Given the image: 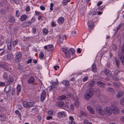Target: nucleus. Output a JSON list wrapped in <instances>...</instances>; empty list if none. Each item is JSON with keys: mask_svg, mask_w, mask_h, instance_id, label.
<instances>
[{"mask_svg": "<svg viewBox=\"0 0 124 124\" xmlns=\"http://www.w3.org/2000/svg\"><path fill=\"white\" fill-rule=\"evenodd\" d=\"M88 79V76H85L83 78V80L84 82H85Z\"/></svg>", "mask_w": 124, "mask_h": 124, "instance_id": "obj_51", "label": "nucleus"}, {"mask_svg": "<svg viewBox=\"0 0 124 124\" xmlns=\"http://www.w3.org/2000/svg\"><path fill=\"white\" fill-rule=\"evenodd\" d=\"M112 112L115 114H117L119 113V111L118 108L116 106H112L111 107Z\"/></svg>", "mask_w": 124, "mask_h": 124, "instance_id": "obj_6", "label": "nucleus"}, {"mask_svg": "<svg viewBox=\"0 0 124 124\" xmlns=\"http://www.w3.org/2000/svg\"><path fill=\"white\" fill-rule=\"evenodd\" d=\"M23 24H24L26 26H28L31 25L32 24V23L31 21L28 20L25 21Z\"/></svg>", "mask_w": 124, "mask_h": 124, "instance_id": "obj_25", "label": "nucleus"}, {"mask_svg": "<svg viewBox=\"0 0 124 124\" xmlns=\"http://www.w3.org/2000/svg\"><path fill=\"white\" fill-rule=\"evenodd\" d=\"M92 71L93 72H95L96 71V68L95 65H93L92 66Z\"/></svg>", "mask_w": 124, "mask_h": 124, "instance_id": "obj_35", "label": "nucleus"}, {"mask_svg": "<svg viewBox=\"0 0 124 124\" xmlns=\"http://www.w3.org/2000/svg\"><path fill=\"white\" fill-rule=\"evenodd\" d=\"M83 122L84 124H92L91 123L89 122L86 119H85Z\"/></svg>", "mask_w": 124, "mask_h": 124, "instance_id": "obj_43", "label": "nucleus"}, {"mask_svg": "<svg viewBox=\"0 0 124 124\" xmlns=\"http://www.w3.org/2000/svg\"><path fill=\"white\" fill-rule=\"evenodd\" d=\"M90 14L92 15H95L97 14L96 12L95 11L92 10L91 11Z\"/></svg>", "mask_w": 124, "mask_h": 124, "instance_id": "obj_46", "label": "nucleus"}, {"mask_svg": "<svg viewBox=\"0 0 124 124\" xmlns=\"http://www.w3.org/2000/svg\"><path fill=\"white\" fill-rule=\"evenodd\" d=\"M94 89L93 88L89 89L86 91L85 94L84 98L87 100H89L94 94Z\"/></svg>", "mask_w": 124, "mask_h": 124, "instance_id": "obj_1", "label": "nucleus"}, {"mask_svg": "<svg viewBox=\"0 0 124 124\" xmlns=\"http://www.w3.org/2000/svg\"><path fill=\"white\" fill-rule=\"evenodd\" d=\"M34 104L35 103L34 102L24 101L23 103V106L25 108H27L34 106Z\"/></svg>", "mask_w": 124, "mask_h": 124, "instance_id": "obj_3", "label": "nucleus"}, {"mask_svg": "<svg viewBox=\"0 0 124 124\" xmlns=\"http://www.w3.org/2000/svg\"><path fill=\"white\" fill-rule=\"evenodd\" d=\"M107 91L108 92L111 93L113 92L114 91V90L112 88L109 87L107 89Z\"/></svg>", "mask_w": 124, "mask_h": 124, "instance_id": "obj_32", "label": "nucleus"}, {"mask_svg": "<svg viewBox=\"0 0 124 124\" xmlns=\"http://www.w3.org/2000/svg\"><path fill=\"white\" fill-rule=\"evenodd\" d=\"M35 79L32 76H31L28 80V82L29 83L31 84H33L34 81Z\"/></svg>", "mask_w": 124, "mask_h": 124, "instance_id": "obj_19", "label": "nucleus"}, {"mask_svg": "<svg viewBox=\"0 0 124 124\" xmlns=\"http://www.w3.org/2000/svg\"><path fill=\"white\" fill-rule=\"evenodd\" d=\"M5 53V50L4 49H0V55H1Z\"/></svg>", "mask_w": 124, "mask_h": 124, "instance_id": "obj_39", "label": "nucleus"}, {"mask_svg": "<svg viewBox=\"0 0 124 124\" xmlns=\"http://www.w3.org/2000/svg\"><path fill=\"white\" fill-rule=\"evenodd\" d=\"M87 115V114L86 113L82 111L81 110L80 111V114L78 116L79 117H81L82 116H86Z\"/></svg>", "mask_w": 124, "mask_h": 124, "instance_id": "obj_18", "label": "nucleus"}, {"mask_svg": "<svg viewBox=\"0 0 124 124\" xmlns=\"http://www.w3.org/2000/svg\"><path fill=\"white\" fill-rule=\"evenodd\" d=\"M15 93V89H13L11 92V94L12 95H14Z\"/></svg>", "mask_w": 124, "mask_h": 124, "instance_id": "obj_57", "label": "nucleus"}, {"mask_svg": "<svg viewBox=\"0 0 124 124\" xmlns=\"http://www.w3.org/2000/svg\"><path fill=\"white\" fill-rule=\"evenodd\" d=\"M66 98L67 97L66 96L63 95L61 96L59 98L60 100L62 101L66 99Z\"/></svg>", "mask_w": 124, "mask_h": 124, "instance_id": "obj_33", "label": "nucleus"}, {"mask_svg": "<svg viewBox=\"0 0 124 124\" xmlns=\"http://www.w3.org/2000/svg\"><path fill=\"white\" fill-rule=\"evenodd\" d=\"M56 105L62 109H64L68 107L67 105L64 104V102H56Z\"/></svg>", "mask_w": 124, "mask_h": 124, "instance_id": "obj_4", "label": "nucleus"}, {"mask_svg": "<svg viewBox=\"0 0 124 124\" xmlns=\"http://www.w3.org/2000/svg\"><path fill=\"white\" fill-rule=\"evenodd\" d=\"M54 88V86H50L48 87V88L49 90V91H51L53 89V88Z\"/></svg>", "mask_w": 124, "mask_h": 124, "instance_id": "obj_50", "label": "nucleus"}, {"mask_svg": "<svg viewBox=\"0 0 124 124\" xmlns=\"http://www.w3.org/2000/svg\"><path fill=\"white\" fill-rule=\"evenodd\" d=\"M113 84L114 86L118 88L119 87L120 85L119 84L116 82H114L113 83Z\"/></svg>", "mask_w": 124, "mask_h": 124, "instance_id": "obj_36", "label": "nucleus"}, {"mask_svg": "<svg viewBox=\"0 0 124 124\" xmlns=\"http://www.w3.org/2000/svg\"><path fill=\"white\" fill-rule=\"evenodd\" d=\"M95 84V82L94 81H93L90 82L88 85V86L90 88V89L92 88Z\"/></svg>", "mask_w": 124, "mask_h": 124, "instance_id": "obj_16", "label": "nucleus"}, {"mask_svg": "<svg viewBox=\"0 0 124 124\" xmlns=\"http://www.w3.org/2000/svg\"><path fill=\"white\" fill-rule=\"evenodd\" d=\"M21 91V86L20 85H19L17 86L16 87V93L17 95L19 94V93Z\"/></svg>", "mask_w": 124, "mask_h": 124, "instance_id": "obj_24", "label": "nucleus"}, {"mask_svg": "<svg viewBox=\"0 0 124 124\" xmlns=\"http://www.w3.org/2000/svg\"><path fill=\"white\" fill-rule=\"evenodd\" d=\"M89 30L91 31V29L93 28L94 26V24L92 21H89L88 22Z\"/></svg>", "mask_w": 124, "mask_h": 124, "instance_id": "obj_12", "label": "nucleus"}, {"mask_svg": "<svg viewBox=\"0 0 124 124\" xmlns=\"http://www.w3.org/2000/svg\"><path fill=\"white\" fill-rule=\"evenodd\" d=\"M22 56V54L21 53L19 52H18L16 55L15 56V60L16 61L18 62L20 61L21 59Z\"/></svg>", "mask_w": 124, "mask_h": 124, "instance_id": "obj_7", "label": "nucleus"}, {"mask_svg": "<svg viewBox=\"0 0 124 124\" xmlns=\"http://www.w3.org/2000/svg\"><path fill=\"white\" fill-rule=\"evenodd\" d=\"M57 115L58 117H61L63 116L65 117L66 116V114L65 112L62 111L58 112Z\"/></svg>", "mask_w": 124, "mask_h": 124, "instance_id": "obj_11", "label": "nucleus"}, {"mask_svg": "<svg viewBox=\"0 0 124 124\" xmlns=\"http://www.w3.org/2000/svg\"><path fill=\"white\" fill-rule=\"evenodd\" d=\"M121 120L122 122L124 123V116L121 117Z\"/></svg>", "mask_w": 124, "mask_h": 124, "instance_id": "obj_64", "label": "nucleus"}, {"mask_svg": "<svg viewBox=\"0 0 124 124\" xmlns=\"http://www.w3.org/2000/svg\"><path fill=\"white\" fill-rule=\"evenodd\" d=\"M54 49L53 46L51 44H49L48 45V50L49 51H51Z\"/></svg>", "mask_w": 124, "mask_h": 124, "instance_id": "obj_26", "label": "nucleus"}, {"mask_svg": "<svg viewBox=\"0 0 124 124\" xmlns=\"http://www.w3.org/2000/svg\"><path fill=\"white\" fill-rule=\"evenodd\" d=\"M46 96V93L45 91L43 90L40 96V100L41 101H43L45 99Z\"/></svg>", "mask_w": 124, "mask_h": 124, "instance_id": "obj_9", "label": "nucleus"}, {"mask_svg": "<svg viewBox=\"0 0 124 124\" xmlns=\"http://www.w3.org/2000/svg\"><path fill=\"white\" fill-rule=\"evenodd\" d=\"M123 25V23H121L120 25H119L117 27L116 29L115 30V31H116L115 34H116L117 31H118V30L120 28L122 27Z\"/></svg>", "mask_w": 124, "mask_h": 124, "instance_id": "obj_34", "label": "nucleus"}, {"mask_svg": "<svg viewBox=\"0 0 124 124\" xmlns=\"http://www.w3.org/2000/svg\"><path fill=\"white\" fill-rule=\"evenodd\" d=\"M64 18L63 17H60L57 19V22L60 24H62L64 21Z\"/></svg>", "mask_w": 124, "mask_h": 124, "instance_id": "obj_17", "label": "nucleus"}, {"mask_svg": "<svg viewBox=\"0 0 124 124\" xmlns=\"http://www.w3.org/2000/svg\"><path fill=\"white\" fill-rule=\"evenodd\" d=\"M70 0H63L62 3L64 5H66V3L70 1Z\"/></svg>", "mask_w": 124, "mask_h": 124, "instance_id": "obj_45", "label": "nucleus"}, {"mask_svg": "<svg viewBox=\"0 0 124 124\" xmlns=\"http://www.w3.org/2000/svg\"><path fill=\"white\" fill-rule=\"evenodd\" d=\"M112 108H110L109 107H107L105 108L104 109V111L106 113L107 115L108 116H110L111 115L112 112Z\"/></svg>", "mask_w": 124, "mask_h": 124, "instance_id": "obj_5", "label": "nucleus"}, {"mask_svg": "<svg viewBox=\"0 0 124 124\" xmlns=\"http://www.w3.org/2000/svg\"><path fill=\"white\" fill-rule=\"evenodd\" d=\"M87 108L89 111L92 114H94V113L93 110V108L90 106H87Z\"/></svg>", "mask_w": 124, "mask_h": 124, "instance_id": "obj_23", "label": "nucleus"}, {"mask_svg": "<svg viewBox=\"0 0 124 124\" xmlns=\"http://www.w3.org/2000/svg\"><path fill=\"white\" fill-rule=\"evenodd\" d=\"M15 113L16 114L18 115L19 116H20V112L18 110H16L15 111Z\"/></svg>", "mask_w": 124, "mask_h": 124, "instance_id": "obj_58", "label": "nucleus"}, {"mask_svg": "<svg viewBox=\"0 0 124 124\" xmlns=\"http://www.w3.org/2000/svg\"><path fill=\"white\" fill-rule=\"evenodd\" d=\"M95 92L98 94L99 95L100 94V90L98 88H96L95 89Z\"/></svg>", "mask_w": 124, "mask_h": 124, "instance_id": "obj_42", "label": "nucleus"}, {"mask_svg": "<svg viewBox=\"0 0 124 124\" xmlns=\"http://www.w3.org/2000/svg\"><path fill=\"white\" fill-rule=\"evenodd\" d=\"M17 107L19 109H22V106L20 105H17Z\"/></svg>", "mask_w": 124, "mask_h": 124, "instance_id": "obj_53", "label": "nucleus"}, {"mask_svg": "<svg viewBox=\"0 0 124 124\" xmlns=\"http://www.w3.org/2000/svg\"><path fill=\"white\" fill-rule=\"evenodd\" d=\"M7 46L8 49L9 50H10L11 49V43H9L7 44Z\"/></svg>", "mask_w": 124, "mask_h": 124, "instance_id": "obj_44", "label": "nucleus"}, {"mask_svg": "<svg viewBox=\"0 0 124 124\" xmlns=\"http://www.w3.org/2000/svg\"><path fill=\"white\" fill-rule=\"evenodd\" d=\"M121 104L123 105H124V100L121 99L120 100Z\"/></svg>", "mask_w": 124, "mask_h": 124, "instance_id": "obj_61", "label": "nucleus"}, {"mask_svg": "<svg viewBox=\"0 0 124 124\" xmlns=\"http://www.w3.org/2000/svg\"><path fill=\"white\" fill-rule=\"evenodd\" d=\"M12 88V86L11 85H7L5 86L4 88V90L6 92L8 93L11 90Z\"/></svg>", "mask_w": 124, "mask_h": 124, "instance_id": "obj_13", "label": "nucleus"}, {"mask_svg": "<svg viewBox=\"0 0 124 124\" xmlns=\"http://www.w3.org/2000/svg\"><path fill=\"white\" fill-rule=\"evenodd\" d=\"M7 59L9 60L12 59L13 57V55L11 54H8L7 55Z\"/></svg>", "mask_w": 124, "mask_h": 124, "instance_id": "obj_31", "label": "nucleus"}, {"mask_svg": "<svg viewBox=\"0 0 124 124\" xmlns=\"http://www.w3.org/2000/svg\"><path fill=\"white\" fill-rule=\"evenodd\" d=\"M96 84L99 87L102 88H104L106 85L105 83L100 81L97 82Z\"/></svg>", "mask_w": 124, "mask_h": 124, "instance_id": "obj_10", "label": "nucleus"}, {"mask_svg": "<svg viewBox=\"0 0 124 124\" xmlns=\"http://www.w3.org/2000/svg\"><path fill=\"white\" fill-rule=\"evenodd\" d=\"M43 32L44 34L46 35L48 31L47 29L45 28L43 30Z\"/></svg>", "mask_w": 124, "mask_h": 124, "instance_id": "obj_38", "label": "nucleus"}, {"mask_svg": "<svg viewBox=\"0 0 124 124\" xmlns=\"http://www.w3.org/2000/svg\"><path fill=\"white\" fill-rule=\"evenodd\" d=\"M62 83L64 85H65L66 86H69V82L67 80L63 81L62 82Z\"/></svg>", "mask_w": 124, "mask_h": 124, "instance_id": "obj_27", "label": "nucleus"}, {"mask_svg": "<svg viewBox=\"0 0 124 124\" xmlns=\"http://www.w3.org/2000/svg\"><path fill=\"white\" fill-rule=\"evenodd\" d=\"M18 40H15L13 42V45L14 46H15L17 44Z\"/></svg>", "mask_w": 124, "mask_h": 124, "instance_id": "obj_48", "label": "nucleus"}, {"mask_svg": "<svg viewBox=\"0 0 124 124\" xmlns=\"http://www.w3.org/2000/svg\"><path fill=\"white\" fill-rule=\"evenodd\" d=\"M20 15V13L18 10H16V16L18 17Z\"/></svg>", "mask_w": 124, "mask_h": 124, "instance_id": "obj_47", "label": "nucleus"}, {"mask_svg": "<svg viewBox=\"0 0 124 124\" xmlns=\"http://www.w3.org/2000/svg\"><path fill=\"white\" fill-rule=\"evenodd\" d=\"M58 42L59 43H62L63 42L64 37L63 36L60 35L57 37Z\"/></svg>", "mask_w": 124, "mask_h": 124, "instance_id": "obj_14", "label": "nucleus"}, {"mask_svg": "<svg viewBox=\"0 0 124 124\" xmlns=\"http://www.w3.org/2000/svg\"><path fill=\"white\" fill-rule=\"evenodd\" d=\"M52 25L53 27H55L56 26V24H55V22L54 21H52Z\"/></svg>", "mask_w": 124, "mask_h": 124, "instance_id": "obj_62", "label": "nucleus"}, {"mask_svg": "<svg viewBox=\"0 0 124 124\" xmlns=\"http://www.w3.org/2000/svg\"><path fill=\"white\" fill-rule=\"evenodd\" d=\"M105 74L107 76L109 77H111L112 75V73L111 71H109L108 69H105L103 70Z\"/></svg>", "mask_w": 124, "mask_h": 124, "instance_id": "obj_8", "label": "nucleus"}, {"mask_svg": "<svg viewBox=\"0 0 124 124\" xmlns=\"http://www.w3.org/2000/svg\"><path fill=\"white\" fill-rule=\"evenodd\" d=\"M96 111L97 114L100 116H103L105 114V112L100 105H97L96 108Z\"/></svg>", "mask_w": 124, "mask_h": 124, "instance_id": "obj_2", "label": "nucleus"}, {"mask_svg": "<svg viewBox=\"0 0 124 124\" xmlns=\"http://www.w3.org/2000/svg\"><path fill=\"white\" fill-rule=\"evenodd\" d=\"M36 30L35 28H33L32 29V32L34 33H36Z\"/></svg>", "mask_w": 124, "mask_h": 124, "instance_id": "obj_55", "label": "nucleus"}, {"mask_svg": "<svg viewBox=\"0 0 124 124\" xmlns=\"http://www.w3.org/2000/svg\"><path fill=\"white\" fill-rule=\"evenodd\" d=\"M48 114L49 115H51L53 114V111L52 110H49L48 112Z\"/></svg>", "mask_w": 124, "mask_h": 124, "instance_id": "obj_60", "label": "nucleus"}, {"mask_svg": "<svg viewBox=\"0 0 124 124\" xmlns=\"http://www.w3.org/2000/svg\"><path fill=\"white\" fill-rule=\"evenodd\" d=\"M9 20L11 23H14L15 21V17L13 16H11L9 17Z\"/></svg>", "mask_w": 124, "mask_h": 124, "instance_id": "obj_21", "label": "nucleus"}, {"mask_svg": "<svg viewBox=\"0 0 124 124\" xmlns=\"http://www.w3.org/2000/svg\"><path fill=\"white\" fill-rule=\"evenodd\" d=\"M113 79L114 80H117V78L116 76L114 75H113L112 76Z\"/></svg>", "mask_w": 124, "mask_h": 124, "instance_id": "obj_63", "label": "nucleus"}, {"mask_svg": "<svg viewBox=\"0 0 124 124\" xmlns=\"http://www.w3.org/2000/svg\"><path fill=\"white\" fill-rule=\"evenodd\" d=\"M27 18V16L26 15H23L21 16L20 20L22 21H23L25 20Z\"/></svg>", "mask_w": 124, "mask_h": 124, "instance_id": "obj_22", "label": "nucleus"}, {"mask_svg": "<svg viewBox=\"0 0 124 124\" xmlns=\"http://www.w3.org/2000/svg\"><path fill=\"white\" fill-rule=\"evenodd\" d=\"M14 79L12 76H10L8 79L7 83L8 84H11L14 82Z\"/></svg>", "mask_w": 124, "mask_h": 124, "instance_id": "obj_15", "label": "nucleus"}, {"mask_svg": "<svg viewBox=\"0 0 124 124\" xmlns=\"http://www.w3.org/2000/svg\"><path fill=\"white\" fill-rule=\"evenodd\" d=\"M112 48L114 51H116V44H113L112 46Z\"/></svg>", "mask_w": 124, "mask_h": 124, "instance_id": "obj_37", "label": "nucleus"}, {"mask_svg": "<svg viewBox=\"0 0 124 124\" xmlns=\"http://www.w3.org/2000/svg\"><path fill=\"white\" fill-rule=\"evenodd\" d=\"M70 51L72 53V54H74L75 51L74 49L73 48H71L70 49Z\"/></svg>", "mask_w": 124, "mask_h": 124, "instance_id": "obj_52", "label": "nucleus"}, {"mask_svg": "<svg viewBox=\"0 0 124 124\" xmlns=\"http://www.w3.org/2000/svg\"><path fill=\"white\" fill-rule=\"evenodd\" d=\"M2 77L4 79H7L8 77V75L5 72L3 73Z\"/></svg>", "mask_w": 124, "mask_h": 124, "instance_id": "obj_41", "label": "nucleus"}, {"mask_svg": "<svg viewBox=\"0 0 124 124\" xmlns=\"http://www.w3.org/2000/svg\"><path fill=\"white\" fill-rule=\"evenodd\" d=\"M119 58L121 61V62L124 65V57L121 54L119 55Z\"/></svg>", "mask_w": 124, "mask_h": 124, "instance_id": "obj_29", "label": "nucleus"}, {"mask_svg": "<svg viewBox=\"0 0 124 124\" xmlns=\"http://www.w3.org/2000/svg\"><path fill=\"white\" fill-rule=\"evenodd\" d=\"M74 104L76 107H78L79 106V102L77 100H75V101Z\"/></svg>", "mask_w": 124, "mask_h": 124, "instance_id": "obj_28", "label": "nucleus"}, {"mask_svg": "<svg viewBox=\"0 0 124 124\" xmlns=\"http://www.w3.org/2000/svg\"><path fill=\"white\" fill-rule=\"evenodd\" d=\"M4 70L10 71L11 70V69L10 67H9L8 66V64H5Z\"/></svg>", "mask_w": 124, "mask_h": 124, "instance_id": "obj_30", "label": "nucleus"}, {"mask_svg": "<svg viewBox=\"0 0 124 124\" xmlns=\"http://www.w3.org/2000/svg\"><path fill=\"white\" fill-rule=\"evenodd\" d=\"M123 92L122 91L118 92L116 94V96L117 98H120L123 95Z\"/></svg>", "mask_w": 124, "mask_h": 124, "instance_id": "obj_20", "label": "nucleus"}, {"mask_svg": "<svg viewBox=\"0 0 124 124\" xmlns=\"http://www.w3.org/2000/svg\"><path fill=\"white\" fill-rule=\"evenodd\" d=\"M120 72L119 71L117 70H116L114 72V74L115 75H116L117 74Z\"/></svg>", "mask_w": 124, "mask_h": 124, "instance_id": "obj_56", "label": "nucleus"}, {"mask_svg": "<svg viewBox=\"0 0 124 124\" xmlns=\"http://www.w3.org/2000/svg\"><path fill=\"white\" fill-rule=\"evenodd\" d=\"M5 64L4 63H1L0 64V68H2L4 70Z\"/></svg>", "mask_w": 124, "mask_h": 124, "instance_id": "obj_49", "label": "nucleus"}, {"mask_svg": "<svg viewBox=\"0 0 124 124\" xmlns=\"http://www.w3.org/2000/svg\"><path fill=\"white\" fill-rule=\"evenodd\" d=\"M54 6V4L53 3H51L50 4V10H53V8Z\"/></svg>", "mask_w": 124, "mask_h": 124, "instance_id": "obj_54", "label": "nucleus"}, {"mask_svg": "<svg viewBox=\"0 0 124 124\" xmlns=\"http://www.w3.org/2000/svg\"><path fill=\"white\" fill-rule=\"evenodd\" d=\"M105 6L104 5L102 6H101L99 7V9L101 10H102L104 8Z\"/></svg>", "mask_w": 124, "mask_h": 124, "instance_id": "obj_59", "label": "nucleus"}, {"mask_svg": "<svg viewBox=\"0 0 124 124\" xmlns=\"http://www.w3.org/2000/svg\"><path fill=\"white\" fill-rule=\"evenodd\" d=\"M39 56L41 59H42L44 57V54L43 53H40L39 54Z\"/></svg>", "mask_w": 124, "mask_h": 124, "instance_id": "obj_40", "label": "nucleus"}]
</instances>
